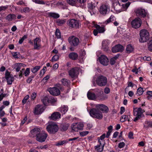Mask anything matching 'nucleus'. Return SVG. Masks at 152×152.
Segmentation results:
<instances>
[{
  "label": "nucleus",
  "instance_id": "1",
  "mask_svg": "<svg viewBox=\"0 0 152 152\" xmlns=\"http://www.w3.org/2000/svg\"><path fill=\"white\" fill-rule=\"evenodd\" d=\"M46 129L49 133L54 134L58 131V127L56 123L51 121L48 123Z\"/></svg>",
  "mask_w": 152,
  "mask_h": 152
},
{
  "label": "nucleus",
  "instance_id": "2",
  "mask_svg": "<svg viewBox=\"0 0 152 152\" xmlns=\"http://www.w3.org/2000/svg\"><path fill=\"white\" fill-rule=\"evenodd\" d=\"M66 24L69 28H73L75 29L79 28L81 25L79 20L74 19L68 20L66 22Z\"/></svg>",
  "mask_w": 152,
  "mask_h": 152
},
{
  "label": "nucleus",
  "instance_id": "3",
  "mask_svg": "<svg viewBox=\"0 0 152 152\" xmlns=\"http://www.w3.org/2000/svg\"><path fill=\"white\" fill-rule=\"evenodd\" d=\"M139 41L141 42H146L149 38L148 32L146 30L142 29L140 31Z\"/></svg>",
  "mask_w": 152,
  "mask_h": 152
},
{
  "label": "nucleus",
  "instance_id": "4",
  "mask_svg": "<svg viewBox=\"0 0 152 152\" xmlns=\"http://www.w3.org/2000/svg\"><path fill=\"white\" fill-rule=\"evenodd\" d=\"M90 114L92 117L101 119L103 117L102 113L99 110L93 108L90 111Z\"/></svg>",
  "mask_w": 152,
  "mask_h": 152
},
{
  "label": "nucleus",
  "instance_id": "5",
  "mask_svg": "<svg viewBox=\"0 0 152 152\" xmlns=\"http://www.w3.org/2000/svg\"><path fill=\"white\" fill-rule=\"evenodd\" d=\"M107 83V77L102 75H99L96 78V83L97 84L100 86H105Z\"/></svg>",
  "mask_w": 152,
  "mask_h": 152
},
{
  "label": "nucleus",
  "instance_id": "6",
  "mask_svg": "<svg viewBox=\"0 0 152 152\" xmlns=\"http://www.w3.org/2000/svg\"><path fill=\"white\" fill-rule=\"evenodd\" d=\"M144 112V111L140 108H134L133 111L134 115L136 117L134 118V121L136 122L140 119L141 117L142 114Z\"/></svg>",
  "mask_w": 152,
  "mask_h": 152
},
{
  "label": "nucleus",
  "instance_id": "7",
  "mask_svg": "<svg viewBox=\"0 0 152 152\" xmlns=\"http://www.w3.org/2000/svg\"><path fill=\"white\" fill-rule=\"evenodd\" d=\"M80 70L79 67L73 68L69 71V75L72 78H75L79 74Z\"/></svg>",
  "mask_w": 152,
  "mask_h": 152
},
{
  "label": "nucleus",
  "instance_id": "8",
  "mask_svg": "<svg viewBox=\"0 0 152 152\" xmlns=\"http://www.w3.org/2000/svg\"><path fill=\"white\" fill-rule=\"evenodd\" d=\"M68 41L71 45L74 46H77L80 42L79 39L74 36L70 37L68 38Z\"/></svg>",
  "mask_w": 152,
  "mask_h": 152
},
{
  "label": "nucleus",
  "instance_id": "9",
  "mask_svg": "<svg viewBox=\"0 0 152 152\" xmlns=\"http://www.w3.org/2000/svg\"><path fill=\"white\" fill-rule=\"evenodd\" d=\"M142 21L140 18H136L132 20L131 25L132 27L135 28H139L142 24Z\"/></svg>",
  "mask_w": 152,
  "mask_h": 152
},
{
  "label": "nucleus",
  "instance_id": "10",
  "mask_svg": "<svg viewBox=\"0 0 152 152\" xmlns=\"http://www.w3.org/2000/svg\"><path fill=\"white\" fill-rule=\"evenodd\" d=\"M47 136V134L45 132L42 131L37 136L36 140L39 142H42L45 140Z\"/></svg>",
  "mask_w": 152,
  "mask_h": 152
},
{
  "label": "nucleus",
  "instance_id": "11",
  "mask_svg": "<svg viewBox=\"0 0 152 152\" xmlns=\"http://www.w3.org/2000/svg\"><path fill=\"white\" fill-rule=\"evenodd\" d=\"M83 124L81 123H73L71 126L73 130L75 132H77L79 130H82L83 129Z\"/></svg>",
  "mask_w": 152,
  "mask_h": 152
},
{
  "label": "nucleus",
  "instance_id": "12",
  "mask_svg": "<svg viewBox=\"0 0 152 152\" xmlns=\"http://www.w3.org/2000/svg\"><path fill=\"white\" fill-rule=\"evenodd\" d=\"M5 78L7 80V84L8 85H11L12 82L14 80V77L12 75L10 74L7 71H6L5 74Z\"/></svg>",
  "mask_w": 152,
  "mask_h": 152
},
{
  "label": "nucleus",
  "instance_id": "13",
  "mask_svg": "<svg viewBox=\"0 0 152 152\" xmlns=\"http://www.w3.org/2000/svg\"><path fill=\"white\" fill-rule=\"evenodd\" d=\"M48 91L53 96H57L60 94V90L56 87L50 88L48 89Z\"/></svg>",
  "mask_w": 152,
  "mask_h": 152
},
{
  "label": "nucleus",
  "instance_id": "14",
  "mask_svg": "<svg viewBox=\"0 0 152 152\" xmlns=\"http://www.w3.org/2000/svg\"><path fill=\"white\" fill-rule=\"evenodd\" d=\"M99 60L100 63L104 66L108 65L109 60L104 55H102L99 58Z\"/></svg>",
  "mask_w": 152,
  "mask_h": 152
},
{
  "label": "nucleus",
  "instance_id": "15",
  "mask_svg": "<svg viewBox=\"0 0 152 152\" xmlns=\"http://www.w3.org/2000/svg\"><path fill=\"white\" fill-rule=\"evenodd\" d=\"M116 0L115 1L113 2V7L114 9L116 12L120 13L122 12V6L120 5L119 3Z\"/></svg>",
  "mask_w": 152,
  "mask_h": 152
},
{
  "label": "nucleus",
  "instance_id": "16",
  "mask_svg": "<svg viewBox=\"0 0 152 152\" xmlns=\"http://www.w3.org/2000/svg\"><path fill=\"white\" fill-rule=\"evenodd\" d=\"M61 115L60 113L57 112L53 113L49 117V118L51 120L56 121L61 118Z\"/></svg>",
  "mask_w": 152,
  "mask_h": 152
},
{
  "label": "nucleus",
  "instance_id": "17",
  "mask_svg": "<svg viewBox=\"0 0 152 152\" xmlns=\"http://www.w3.org/2000/svg\"><path fill=\"white\" fill-rule=\"evenodd\" d=\"M44 110V109L42 106L37 105L34 108V113L35 115H38L42 113Z\"/></svg>",
  "mask_w": 152,
  "mask_h": 152
},
{
  "label": "nucleus",
  "instance_id": "18",
  "mask_svg": "<svg viewBox=\"0 0 152 152\" xmlns=\"http://www.w3.org/2000/svg\"><path fill=\"white\" fill-rule=\"evenodd\" d=\"M137 16H141L144 17L146 16V13L145 10L142 9H138L135 11Z\"/></svg>",
  "mask_w": 152,
  "mask_h": 152
},
{
  "label": "nucleus",
  "instance_id": "19",
  "mask_svg": "<svg viewBox=\"0 0 152 152\" xmlns=\"http://www.w3.org/2000/svg\"><path fill=\"white\" fill-rule=\"evenodd\" d=\"M123 49V46L121 45L118 44L113 47L112 49V50L113 53H116L118 52H122Z\"/></svg>",
  "mask_w": 152,
  "mask_h": 152
},
{
  "label": "nucleus",
  "instance_id": "20",
  "mask_svg": "<svg viewBox=\"0 0 152 152\" xmlns=\"http://www.w3.org/2000/svg\"><path fill=\"white\" fill-rule=\"evenodd\" d=\"M108 6L105 4L102 5L99 8V12L102 15H104L106 14L108 11Z\"/></svg>",
  "mask_w": 152,
  "mask_h": 152
},
{
  "label": "nucleus",
  "instance_id": "21",
  "mask_svg": "<svg viewBox=\"0 0 152 152\" xmlns=\"http://www.w3.org/2000/svg\"><path fill=\"white\" fill-rule=\"evenodd\" d=\"M88 8V11L90 12L91 15L96 13L97 8L94 4H90L89 5Z\"/></svg>",
  "mask_w": 152,
  "mask_h": 152
},
{
  "label": "nucleus",
  "instance_id": "22",
  "mask_svg": "<svg viewBox=\"0 0 152 152\" xmlns=\"http://www.w3.org/2000/svg\"><path fill=\"white\" fill-rule=\"evenodd\" d=\"M40 129L37 128H34V129L31 131V137H34L38 136L39 134L40 133Z\"/></svg>",
  "mask_w": 152,
  "mask_h": 152
},
{
  "label": "nucleus",
  "instance_id": "23",
  "mask_svg": "<svg viewBox=\"0 0 152 152\" xmlns=\"http://www.w3.org/2000/svg\"><path fill=\"white\" fill-rule=\"evenodd\" d=\"M98 142H99V145L95 147V150L97 151V152H101L103 151L104 145L102 144L101 141H100V140H99Z\"/></svg>",
  "mask_w": 152,
  "mask_h": 152
},
{
  "label": "nucleus",
  "instance_id": "24",
  "mask_svg": "<svg viewBox=\"0 0 152 152\" xmlns=\"http://www.w3.org/2000/svg\"><path fill=\"white\" fill-rule=\"evenodd\" d=\"M96 107L100 110L105 113L107 112L108 110L107 107L103 104L97 105Z\"/></svg>",
  "mask_w": 152,
  "mask_h": 152
},
{
  "label": "nucleus",
  "instance_id": "25",
  "mask_svg": "<svg viewBox=\"0 0 152 152\" xmlns=\"http://www.w3.org/2000/svg\"><path fill=\"white\" fill-rule=\"evenodd\" d=\"M41 40L38 37L36 38L34 40V47L35 49H38L40 47L41 45L39 44Z\"/></svg>",
  "mask_w": 152,
  "mask_h": 152
},
{
  "label": "nucleus",
  "instance_id": "26",
  "mask_svg": "<svg viewBox=\"0 0 152 152\" xmlns=\"http://www.w3.org/2000/svg\"><path fill=\"white\" fill-rule=\"evenodd\" d=\"M108 43L106 41H103L102 43V49L105 51H107L109 50Z\"/></svg>",
  "mask_w": 152,
  "mask_h": 152
},
{
  "label": "nucleus",
  "instance_id": "27",
  "mask_svg": "<svg viewBox=\"0 0 152 152\" xmlns=\"http://www.w3.org/2000/svg\"><path fill=\"white\" fill-rule=\"evenodd\" d=\"M23 64L22 63H17L15 64L13 66V67L14 69L16 70L17 72L20 71L21 67L23 66Z\"/></svg>",
  "mask_w": 152,
  "mask_h": 152
},
{
  "label": "nucleus",
  "instance_id": "28",
  "mask_svg": "<svg viewBox=\"0 0 152 152\" xmlns=\"http://www.w3.org/2000/svg\"><path fill=\"white\" fill-rule=\"evenodd\" d=\"M69 57L70 59L73 60H75L77 59L78 55L76 53L72 52L69 54Z\"/></svg>",
  "mask_w": 152,
  "mask_h": 152
},
{
  "label": "nucleus",
  "instance_id": "29",
  "mask_svg": "<svg viewBox=\"0 0 152 152\" xmlns=\"http://www.w3.org/2000/svg\"><path fill=\"white\" fill-rule=\"evenodd\" d=\"M16 17V16L14 14H9L6 17V19L8 21H10L15 19Z\"/></svg>",
  "mask_w": 152,
  "mask_h": 152
},
{
  "label": "nucleus",
  "instance_id": "30",
  "mask_svg": "<svg viewBox=\"0 0 152 152\" xmlns=\"http://www.w3.org/2000/svg\"><path fill=\"white\" fill-rule=\"evenodd\" d=\"M134 48L130 44L126 46V50L128 53H130L132 52L134 50Z\"/></svg>",
  "mask_w": 152,
  "mask_h": 152
},
{
  "label": "nucleus",
  "instance_id": "31",
  "mask_svg": "<svg viewBox=\"0 0 152 152\" xmlns=\"http://www.w3.org/2000/svg\"><path fill=\"white\" fill-rule=\"evenodd\" d=\"M69 124H61V130L62 131L66 130L69 126Z\"/></svg>",
  "mask_w": 152,
  "mask_h": 152
},
{
  "label": "nucleus",
  "instance_id": "32",
  "mask_svg": "<svg viewBox=\"0 0 152 152\" xmlns=\"http://www.w3.org/2000/svg\"><path fill=\"white\" fill-rule=\"evenodd\" d=\"M130 2H128L126 3L122 4L121 6L122 11H126L127 9L130 5Z\"/></svg>",
  "mask_w": 152,
  "mask_h": 152
},
{
  "label": "nucleus",
  "instance_id": "33",
  "mask_svg": "<svg viewBox=\"0 0 152 152\" xmlns=\"http://www.w3.org/2000/svg\"><path fill=\"white\" fill-rule=\"evenodd\" d=\"M87 96L88 98L91 100H94L96 97L94 94L89 92L87 93Z\"/></svg>",
  "mask_w": 152,
  "mask_h": 152
},
{
  "label": "nucleus",
  "instance_id": "34",
  "mask_svg": "<svg viewBox=\"0 0 152 152\" xmlns=\"http://www.w3.org/2000/svg\"><path fill=\"white\" fill-rule=\"evenodd\" d=\"M48 15L49 16L53 17L55 18H57L60 16L58 14L53 12L48 13Z\"/></svg>",
  "mask_w": 152,
  "mask_h": 152
},
{
  "label": "nucleus",
  "instance_id": "35",
  "mask_svg": "<svg viewBox=\"0 0 152 152\" xmlns=\"http://www.w3.org/2000/svg\"><path fill=\"white\" fill-rule=\"evenodd\" d=\"M95 28L98 30L99 33H103L104 31V28L103 27H100L99 26L96 25L95 26Z\"/></svg>",
  "mask_w": 152,
  "mask_h": 152
},
{
  "label": "nucleus",
  "instance_id": "36",
  "mask_svg": "<svg viewBox=\"0 0 152 152\" xmlns=\"http://www.w3.org/2000/svg\"><path fill=\"white\" fill-rule=\"evenodd\" d=\"M42 101L45 105H46L48 103H49V99L48 97L46 96L42 99Z\"/></svg>",
  "mask_w": 152,
  "mask_h": 152
},
{
  "label": "nucleus",
  "instance_id": "37",
  "mask_svg": "<svg viewBox=\"0 0 152 152\" xmlns=\"http://www.w3.org/2000/svg\"><path fill=\"white\" fill-rule=\"evenodd\" d=\"M60 110L63 114H64L68 110V109L67 107L63 106L60 108Z\"/></svg>",
  "mask_w": 152,
  "mask_h": 152
},
{
  "label": "nucleus",
  "instance_id": "38",
  "mask_svg": "<svg viewBox=\"0 0 152 152\" xmlns=\"http://www.w3.org/2000/svg\"><path fill=\"white\" fill-rule=\"evenodd\" d=\"M66 22V19L61 20L58 19L56 21V23L58 26H61L64 24Z\"/></svg>",
  "mask_w": 152,
  "mask_h": 152
},
{
  "label": "nucleus",
  "instance_id": "39",
  "mask_svg": "<svg viewBox=\"0 0 152 152\" xmlns=\"http://www.w3.org/2000/svg\"><path fill=\"white\" fill-rule=\"evenodd\" d=\"M76 2V0H67V3L72 6H75Z\"/></svg>",
  "mask_w": 152,
  "mask_h": 152
},
{
  "label": "nucleus",
  "instance_id": "40",
  "mask_svg": "<svg viewBox=\"0 0 152 152\" xmlns=\"http://www.w3.org/2000/svg\"><path fill=\"white\" fill-rule=\"evenodd\" d=\"M61 81L63 84L64 86L67 85L69 82V81L68 80L65 78L62 79Z\"/></svg>",
  "mask_w": 152,
  "mask_h": 152
},
{
  "label": "nucleus",
  "instance_id": "41",
  "mask_svg": "<svg viewBox=\"0 0 152 152\" xmlns=\"http://www.w3.org/2000/svg\"><path fill=\"white\" fill-rule=\"evenodd\" d=\"M40 66H36L34 68L31 69L32 72L34 73H35L40 69Z\"/></svg>",
  "mask_w": 152,
  "mask_h": 152
},
{
  "label": "nucleus",
  "instance_id": "42",
  "mask_svg": "<svg viewBox=\"0 0 152 152\" xmlns=\"http://www.w3.org/2000/svg\"><path fill=\"white\" fill-rule=\"evenodd\" d=\"M55 35L58 39L61 38V32L59 29H56L55 32Z\"/></svg>",
  "mask_w": 152,
  "mask_h": 152
},
{
  "label": "nucleus",
  "instance_id": "43",
  "mask_svg": "<svg viewBox=\"0 0 152 152\" xmlns=\"http://www.w3.org/2000/svg\"><path fill=\"white\" fill-rule=\"evenodd\" d=\"M144 91L143 90V89L141 87H139L137 90V94H138L139 95H140L143 94Z\"/></svg>",
  "mask_w": 152,
  "mask_h": 152
},
{
  "label": "nucleus",
  "instance_id": "44",
  "mask_svg": "<svg viewBox=\"0 0 152 152\" xmlns=\"http://www.w3.org/2000/svg\"><path fill=\"white\" fill-rule=\"evenodd\" d=\"M57 6L63 9L65 8V5L61 2H58L56 4Z\"/></svg>",
  "mask_w": 152,
  "mask_h": 152
},
{
  "label": "nucleus",
  "instance_id": "45",
  "mask_svg": "<svg viewBox=\"0 0 152 152\" xmlns=\"http://www.w3.org/2000/svg\"><path fill=\"white\" fill-rule=\"evenodd\" d=\"M30 11V9L28 7H26L24 8L23 10H21V12L22 13H27L28 12Z\"/></svg>",
  "mask_w": 152,
  "mask_h": 152
},
{
  "label": "nucleus",
  "instance_id": "46",
  "mask_svg": "<svg viewBox=\"0 0 152 152\" xmlns=\"http://www.w3.org/2000/svg\"><path fill=\"white\" fill-rule=\"evenodd\" d=\"M33 1L36 3L39 4H44L45 3L44 1L41 0H33Z\"/></svg>",
  "mask_w": 152,
  "mask_h": 152
},
{
  "label": "nucleus",
  "instance_id": "47",
  "mask_svg": "<svg viewBox=\"0 0 152 152\" xmlns=\"http://www.w3.org/2000/svg\"><path fill=\"white\" fill-rule=\"evenodd\" d=\"M49 102L52 104H53L56 102H57V99L56 98L52 97L49 100Z\"/></svg>",
  "mask_w": 152,
  "mask_h": 152
},
{
  "label": "nucleus",
  "instance_id": "48",
  "mask_svg": "<svg viewBox=\"0 0 152 152\" xmlns=\"http://www.w3.org/2000/svg\"><path fill=\"white\" fill-rule=\"evenodd\" d=\"M59 58V56L57 55H55L52 58L51 60V61L52 62L54 61H57Z\"/></svg>",
  "mask_w": 152,
  "mask_h": 152
},
{
  "label": "nucleus",
  "instance_id": "49",
  "mask_svg": "<svg viewBox=\"0 0 152 152\" xmlns=\"http://www.w3.org/2000/svg\"><path fill=\"white\" fill-rule=\"evenodd\" d=\"M114 16L113 15H111L110 16V18L108 19L106 21V22H105L106 24H107V23L110 22L114 20Z\"/></svg>",
  "mask_w": 152,
  "mask_h": 152
},
{
  "label": "nucleus",
  "instance_id": "50",
  "mask_svg": "<svg viewBox=\"0 0 152 152\" xmlns=\"http://www.w3.org/2000/svg\"><path fill=\"white\" fill-rule=\"evenodd\" d=\"M8 94H3L1 93L0 94V101H1L3 99V98L7 97L8 96Z\"/></svg>",
  "mask_w": 152,
  "mask_h": 152
},
{
  "label": "nucleus",
  "instance_id": "51",
  "mask_svg": "<svg viewBox=\"0 0 152 152\" xmlns=\"http://www.w3.org/2000/svg\"><path fill=\"white\" fill-rule=\"evenodd\" d=\"M66 142V140L60 141L56 144V145L57 146L61 145L65 143Z\"/></svg>",
  "mask_w": 152,
  "mask_h": 152
},
{
  "label": "nucleus",
  "instance_id": "52",
  "mask_svg": "<svg viewBox=\"0 0 152 152\" xmlns=\"http://www.w3.org/2000/svg\"><path fill=\"white\" fill-rule=\"evenodd\" d=\"M13 56L16 58H18L20 57V54L18 52H14L12 53Z\"/></svg>",
  "mask_w": 152,
  "mask_h": 152
},
{
  "label": "nucleus",
  "instance_id": "53",
  "mask_svg": "<svg viewBox=\"0 0 152 152\" xmlns=\"http://www.w3.org/2000/svg\"><path fill=\"white\" fill-rule=\"evenodd\" d=\"M89 132L87 131H83L80 132V134L81 137H83L88 134Z\"/></svg>",
  "mask_w": 152,
  "mask_h": 152
},
{
  "label": "nucleus",
  "instance_id": "54",
  "mask_svg": "<svg viewBox=\"0 0 152 152\" xmlns=\"http://www.w3.org/2000/svg\"><path fill=\"white\" fill-rule=\"evenodd\" d=\"M27 38V36L26 35H24L23 37L19 40V43L21 44L24 39Z\"/></svg>",
  "mask_w": 152,
  "mask_h": 152
},
{
  "label": "nucleus",
  "instance_id": "55",
  "mask_svg": "<svg viewBox=\"0 0 152 152\" xmlns=\"http://www.w3.org/2000/svg\"><path fill=\"white\" fill-rule=\"evenodd\" d=\"M149 44L148 49L150 51L152 52V39L150 41Z\"/></svg>",
  "mask_w": 152,
  "mask_h": 152
},
{
  "label": "nucleus",
  "instance_id": "56",
  "mask_svg": "<svg viewBox=\"0 0 152 152\" xmlns=\"http://www.w3.org/2000/svg\"><path fill=\"white\" fill-rule=\"evenodd\" d=\"M30 73V69L29 68H27L24 72L25 75L27 76Z\"/></svg>",
  "mask_w": 152,
  "mask_h": 152
},
{
  "label": "nucleus",
  "instance_id": "57",
  "mask_svg": "<svg viewBox=\"0 0 152 152\" xmlns=\"http://www.w3.org/2000/svg\"><path fill=\"white\" fill-rule=\"evenodd\" d=\"M8 8V6H4L0 7V11H4L6 10Z\"/></svg>",
  "mask_w": 152,
  "mask_h": 152
},
{
  "label": "nucleus",
  "instance_id": "58",
  "mask_svg": "<svg viewBox=\"0 0 152 152\" xmlns=\"http://www.w3.org/2000/svg\"><path fill=\"white\" fill-rule=\"evenodd\" d=\"M145 124L148 125V128L152 127V122L146 121H145Z\"/></svg>",
  "mask_w": 152,
  "mask_h": 152
},
{
  "label": "nucleus",
  "instance_id": "59",
  "mask_svg": "<svg viewBox=\"0 0 152 152\" xmlns=\"http://www.w3.org/2000/svg\"><path fill=\"white\" fill-rule=\"evenodd\" d=\"M29 96L28 95H27L24 98V99L22 100V102L23 104H25L26 103L27 100L29 98Z\"/></svg>",
  "mask_w": 152,
  "mask_h": 152
},
{
  "label": "nucleus",
  "instance_id": "60",
  "mask_svg": "<svg viewBox=\"0 0 152 152\" xmlns=\"http://www.w3.org/2000/svg\"><path fill=\"white\" fill-rule=\"evenodd\" d=\"M125 145V144L124 142H121L118 144V147L120 148H123Z\"/></svg>",
  "mask_w": 152,
  "mask_h": 152
},
{
  "label": "nucleus",
  "instance_id": "61",
  "mask_svg": "<svg viewBox=\"0 0 152 152\" xmlns=\"http://www.w3.org/2000/svg\"><path fill=\"white\" fill-rule=\"evenodd\" d=\"M93 127V125L91 123H88L87 124L86 127V129L87 130L90 129Z\"/></svg>",
  "mask_w": 152,
  "mask_h": 152
},
{
  "label": "nucleus",
  "instance_id": "62",
  "mask_svg": "<svg viewBox=\"0 0 152 152\" xmlns=\"http://www.w3.org/2000/svg\"><path fill=\"white\" fill-rule=\"evenodd\" d=\"M37 96V94L36 93L33 92L31 95V99L34 100Z\"/></svg>",
  "mask_w": 152,
  "mask_h": 152
},
{
  "label": "nucleus",
  "instance_id": "63",
  "mask_svg": "<svg viewBox=\"0 0 152 152\" xmlns=\"http://www.w3.org/2000/svg\"><path fill=\"white\" fill-rule=\"evenodd\" d=\"M122 118H123L124 120L125 121H129V119L128 117V116L126 115H123L122 116Z\"/></svg>",
  "mask_w": 152,
  "mask_h": 152
},
{
  "label": "nucleus",
  "instance_id": "64",
  "mask_svg": "<svg viewBox=\"0 0 152 152\" xmlns=\"http://www.w3.org/2000/svg\"><path fill=\"white\" fill-rule=\"evenodd\" d=\"M114 58H112L110 61V63L111 64L113 65L115 63V60L114 59Z\"/></svg>",
  "mask_w": 152,
  "mask_h": 152
}]
</instances>
